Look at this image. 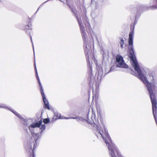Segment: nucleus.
Returning a JSON list of instances; mask_svg holds the SVG:
<instances>
[{
  "mask_svg": "<svg viewBox=\"0 0 157 157\" xmlns=\"http://www.w3.org/2000/svg\"><path fill=\"white\" fill-rule=\"evenodd\" d=\"M133 33L129 34L128 43L129 55L131 62L135 71L138 74V78L145 85L150 94L152 104H157L156 94L157 92V79L148 70H143L140 68L135 56L133 48Z\"/></svg>",
  "mask_w": 157,
  "mask_h": 157,
  "instance_id": "1",
  "label": "nucleus"
},
{
  "mask_svg": "<svg viewBox=\"0 0 157 157\" xmlns=\"http://www.w3.org/2000/svg\"><path fill=\"white\" fill-rule=\"evenodd\" d=\"M15 115L21 119L24 123V124L26 126H28V128L29 131L31 132L32 136L30 141L31 145L33 144V151L37 146V140L38 138V134L34 132V129L36 128H39L40 126V129L41 130L40 133L43 132L45 128V125L44 124H42V121L40 120L38 122H33L32 119H29L28 120H25L23 118L22 116L19 113L16 112H14Z\"/></svg>",
  "mask_w": 157,
  "mask_h": 157,
  "instance_id": "2",
  "label": "nucleus"
},
{
  "mask_svg": "<svg viewBox=\"0 0 157 157\" xmlns=\"http://www.w3.org/2000/svg\"><path fill=\"white\" fill-rule=\"evenodd\" d=\"M77 19L81 31L84 41L83 45L85 53L88 62V66H89L90 70L91 71L92 67L91 65L90 62H92V60H93L96 64L97 69H98L99 71L100 72H101L102 71V70L101 65H99L97 63V62L95 57L91 53V44L90 43H88V41L86 40V39L87 37V36L86 33L85 32V29L84 24L81 21L80 18L79 19L78 18H77Z\"/></svg>",
  "mask_w": 157,
  "mask_h": 157,
  "instance_id": "3",
  "label": "nucleus"
},
{
  "mask_svg": "<svg viewBox=\"0 0 157 157\" xmlns=\"http://www.w3.org/2000/svg\"><path fill=\"white\" fill-rule=\"evenodd\" d=\"M35 71H36V76L38 81V83L39 84V86H40V91L41 93V95H42V97L43 101L44 103V107L46 109H47L48 110H49L50 109V107L49 106L48 102V101L45 98V95L44 94V92L42 88V86H41V83L40 82L39 77L38 76V73L37 72L36 68L35 65Z\"/></svg>",
  "mask_w": 157,
  "mask_h": 157,
  "instance_id": "4",
  "label": "nucleus"
},
{
  "mask_svg": "<svg viewBox=\"0 0 157 157\" xmlns=\"http://www.w3.org/2000/svg\"><path fill=\"white\" fill-rule=\"evenodd\" d=\"M116 64L117 67L127 68L128 66L126 64L123 60V57L120 55L116 56Z\"/></svg>",
  "mask_w": 157,
  "mask_h": 157,
  "instance_id": "5",
  "label": "nucleus"
},
{
  "mask_svg": "<svg viewBox=\"0 0 157 157\" xmlns=\"http://www.w3.org/2000/svg\"><path fill=\"white\" fill-rule=\"evenodd\" d=\"M57 117L59 118V119H70V118H73V119H79V120H81V121H82L83 119L81 117H79V118H78L77 117H72V118H66L65 117H63V116H61L60 114H57Z\"/></svg>",
  "mask_w": 157,
  "mask_h": 157,
  "instance_id": "6",
  "label": "nucleus"
},
{
  "mask_svg": "<svg viewBox=\"0 0 157 157\" xmlns=\"http://www.w3.org/2000/svg\"><path fill=\"white\" fill-rule=\"evenodd\" d=\"M0 108H6V109H9L15 115V113H14V112H16L17 113H18L17 112H16V111H13V110H10V109H9V108H8V107L6 106L4 104H2V105H0Z\"/></svg>",
  "mask_w": 157,
  "mask_h": 157,
  "instance_id": "7",
  "label": "nucleus"
},
{
  "mask_svg": "<svg viewBox=\"0 0 157 157\" xmlns=\"http://www.w3.org/2000/svg\"><path fill=\"white\" fill-rule=\"evenodd\" d=\"M124 40H123L122 38L120 42V45L121 47L122 48H123V45L124 44Z\"/></svg>",
  "mask_w": 157,
  "mask_h": 157,
  "instance_id": "8",
  "label": "nucleus"
},
{
  "mask_svg": "<svg viewBox=\"0 0 157 157\" xmlns=\"http://www.w3.org/2000/svg\"><path fill=\"white\" fill-rule=\"evenodd\" d=\"M49 121V120L48 119L46 118L44 119L43 121V122L45 124H47Z\"/></svg>",
  "mask_w": 157,
  "mask_h": 157,
  "instance_id": "9",
  "label": "nucleus"
},
{
  "mask_svg": "<svg viewBox=\"0 0 157 157\" xmlns=\"http://www.w3.org/2000/svg\"><path fill=\"white\" fill-rule=\"evenodd\" d=\"M154 4L155 8L157 9V0H155Z\"/></svg>",
  "mask_w": 157,
  "mask_h": 157,
  "instance_id": "10",
  "label": "nucleus"
},
{
  "mask_svg": "<svg viewBox=\"0 0 157 157\" xmlns=\"http://www.w3.org/2000/svg\"><path fill=\"white\" fill-rule=\"evenodd\" d=\"M97 96L94 95V94H93V99H94V98L96 99L97 97Z\"/></svg>",
  "mask_w": 157,
  "mask_h": 157,
  "instance_id": "11",
  "label": "nucleus"
},
{
  "mask_svg": "<svg viewBox=\"0 0 157 157\" xmlns=\"http://www.w3.org/2000/svg\"><path fill=\"white\" fill-rule=\"evenodd\" d=\"M87 25L89 27V23H88L87 22Z\"/></svg>",
  "mask_w": 157,
  "mask_h": 157,
  "instance_id": "12",
  "label": "nucleus"
},
{
  "mask_svg": "<svg viewBox=\"0 0 157 157\" xmlns=\"http://www.w3.org/2000/svg\"><path fill=\"white\" fill-rule=\"evenodd\" d=\"M32 157H34V156L33 155H32Z\"/></svg>",
  "mask_w": 157,
  "mask_h": 157,
  "instance_id": "13",
  "label": "nucleus"
}]
</instances>
